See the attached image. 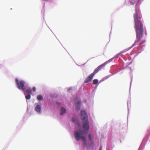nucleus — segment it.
<instances>
[{"label":"nucleus","mask_w":150,"mask_h":150,"mask_svg":"<svg viewBox=\"0 0 150 150\" xmlns=\"http://www.w3.org/2000/svg\"><path fill=\"white\" fill-rule=\"evenodd\" d=\"M81 114L83 123L82 127L84 131L81 130L75 131L74 132V137L77 141L81 139L83 142L84 144L86 145V140L84 134L85 133L86 134L87 133L90 127L86 111L84 110L81 111Z\"/></svg>","instance_id":"1"},{"label":"nucleus","mask_w":150,"mask_h":150,"mask_svg":"<svg viewBox=\"0 0 150 150\" xmlns=\"http://www.w3.org/2000/svg\"><path fill=\"white\" fill-rule=\"evenodd\" d=\"M135 22V28L137 38H142L144 34V28L143 24L140 21V18L139 16L137 9H135V14L134 16Z\"/></svg>","instance_id":"2"},{"label":"nucleus","mask_w":150,"mask_h":150,"mask_svg":"<svg viewBox=\"0 0 150 150\" xmlns=\"http://www.w3.org/2000/svg\"><path fill=\"white\" fill-rule=\"evenodd\" d=\"M16 82L18 88L20 90L21 89L23 92H24L25 90L24 88L25 82L23 80L19 81L17 79H16Z\"/></svg>","instance_id":"3"},{"label":"nucleus","mask_w":150,"mask_h":150,"mask_svg":"<svg viewBox=\"0 0 150 150\" xmlns=\"http://www.w3.org/2000/svg\"><path fill=\"white\" fill-rule=\"evenodd\" d=\"M107 63L105 62L98 66L93 71L94 73L95 74L99 71L100 70L102 69L104 67Z\"/></svg>","instance_id":"4"},{"label":"nucleus","mask_w":150,"mask_h":150,"mask_svg":"<svg viewBox=\"0 0 150 150\" xmlns=\"http://www.w3.org/2000/svg\"><path fill=\"white\" fill-rule=\"evenodd\" d=\"M107 63L105 62L98 66L93 71L94 73L95 74L99 71L100 70L102 69L104 67Z\"/></svg>","instance_id":"5"},{"label":"nucleus","mask_w":150,"mask_h":150,"mask_svg":"<svg viewBox=\"0 0 150 150\" xmlns=\"http://www.w3.org/2000/svg\"><path fill=\"white\" fill-rule=\"evenodd\" d=\"M95 74L93 72L85 80L84 82L88 83L91 81Z\"/></svg>","instance_id":"6"},{"label":"nucleus","mask_w":150,"mask_h":150,"mask_svg":"<svg viewBox=\"0 0 150 150\" xmlns=\"http://www.w3.org/2000/svg\"><path fill=\"white\" fill-rule=\"evenodd\" d=\"M80 103L81 101L79 100H76L75 101L76 107V108H77V107L79 108H79Z\"/></svg>","instance_id":"7"},{"label":"nucleus","mask_w":150,"mask_h":150,"mask_svg":"<svg viewBox=\"0 0 150 150\" xmlns=\"http://www.w3.org/2000/svg\"><path fill=\"white\" fill-rule=\"evenodd\" d=\"M41 106L39 105H36L35 108L36 111L38 113H40L41 110Z\"/></svg>","instance_id":"8"},{"label":"nucleus","mask_w":150,"mask_h":150,"mask_svg":"<svg viewBox=\"0 0 150 150\" xmlns=\"http://www.w3.org/2000/svg\"><path fill=\"white\" fill-rule=\"evenodd\" d=\"M136 1H137V4L136 5V6H137V4H138V1H137V0H131V1H130V3H131V4L132 5H134L136 3Z\"/></svg>","instance_id":"9"},{"label":"nucleus","mask_w":150,"mask_h":150,"mask_svg":"<svg viewBox=\"0 0 150 150\" xmlns=\"http://www.w3.org/2000/svg\"><path fill=\"white\" fill-rule=\"evenodd\" d=\"M61 111L60 115H62L66 112V110L64 108L62 107L61 108Z\"/></svg>","instance_id":"10"},{"label":"nucleus","mask_w":150,"mask_h":150,"mask_svg":"<svg viewBox=\"0 0 150 150\" xmlns=\"http://www.w3.org/2000/svg\"><path fill=\"white\" fill-rule=\"evenodd\" d=\"M24 93V94L25 96V97L26 99H29L30 98L31 96L30 94H28V95H26V93L25 92H23Z\"/></svg>","instance_id":"11"},{"label":"nucleus","mask_w":150,"mask_h":150,"mask_svg":"<svg viewBox=\"0 0 150 150\" xmlns=\"http://www.w3.org/2000/svg\"><path fill=\"white\" fill-rule=\"evenodd\" d=\"M32 91V90L30 88L27 89L26 91H25V92L26 93V94H30Z\"/></svg>","instance_id":"12"},{"label":"nucleus","mask_w":150,"mask_h":150,"mask_svg":"<svg viewBox=\"0 0 150 150\" xmlns=\"http://www.w3.org/2000/svg\"><path fill=\"white\" fill-rule=\"evenodd\" d=\"M37 99L39 100H42L43 99V97L41 95H38L37 96Z\"/></svg>","instance_id":"13"},{"label":"nucleus","mask_w":150,"mask_h":150,"mask_svg":"<svg viewBox=\"0 0 150 150\" xmlns=\"http://www.w3.org/2000/svg\"><path fill=\"white\" fill-rule=\"evenodd\" d=\"M98 82V80L97 79H95L93 81V83L94 84H96Z\"/></svg>","instance_id":"14"},{"label":"nucleus","mask_w":150,"mask_h":150,"mask_svg":"<svg viewBox=\"0 0 150 150\" xmlns=\"http://www.w3.org/2000/svg\"><path fill=\"white\" fill-rule=\"evenodd\" d=\"M88 137L89 139V140L90 141H92V138L91 137V134H89L88 135Z\"/></svg>","instance_id":"15"},{"label":"nucleus","mask_w":150,"mask_h":150,"mask_svg":"<svg viewBox=\"0 0 150 150\" xmlns=\"http://www.w3.org/2000/svg\"><path fill=\"white\" fill-rule=\"evenodd\" d=\"M75 121V120L74 118H72V121L73 122H74Z\"/></svg>","instance_id":"16"},{"label":"nucleus","mask_w":150,"mask_h":150,"mask_svg":"<svg viewBox=\"0 0 150 150\" xmlns=\"http://www.w3.org/2000/svg\"><path fill=\"white\" fill-rule=\"evenodd\" d=\"M72 89V88H69L68 89V91H69L70 90H71Z\"/></svg>","instance_id":"17"},{"label":"nucleus","mask_w":150,"mask_h":150,"mask_svg":"<svg viewBox=\"0 0 150 150\" xmlns=\"http://www.w3.org/2000/svg\"><path fill=\"white\" fill-rule=\"evenodd\" d=\"M33 91H35V87H33Z\"/></svg>","instance_id":"18"},{"label":"nucleus","mask_w":150,"mask_h":150,"mask_svg":"<svg viewBox=\"0 0 150 150\" xmlns=\"http://www.w3.org/2000/svg\"><path fill=\"white\" fill-rule=\"evenodd\" d=\"M102 147L101 146H100V149H99V150H102Z\"/></svg>","instance_id":"19"}]
</instances>
